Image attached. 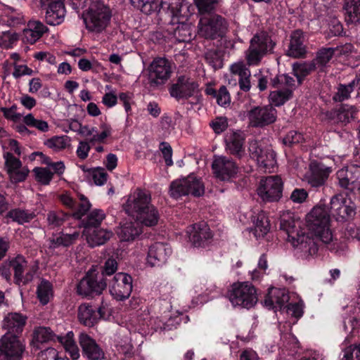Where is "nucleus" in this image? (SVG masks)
<instances>
[{
  "mask_svg": "<svg viewBox=\"0 0 360 360\" xmlns=\"http://www.w3.org/2000/svg\"><path fill=\"white\" fill-rule=\"evenodd\" d=\"M355 108L352 105H342L334 112L333 119L337 122L347 124L354 117Z\"/></svg>",
  "mask_w": 360,
  "mask_h": 360,
  "instance_id": "obj_42",
  "label": "nucleus"
},
{
  "mask_svg": "<svg viewBox=\"0 0 360 360\" xmlns=\"http://www.w3.org/2000/svg\"><path fill=\"white\" fill-rule=\"evenodd\" d=\"M27 322V316L18 312L6 314L2 321V328L12 335H19L22 332Z\"/></svg>",
  "mask_w": 360,
  "mask_h": 360,
  "instance_id": "obj_24",
  "label": "nucleus"
},
{
  "mask_svg": "<svg viewBox=\"0 0 360 360\" xmlns=\"http://www.w3.org/2000/svg\"><path fill=\"white\" fill-rule=\"evenodd\" d=\"M345 20L347 23H356L360 20V0H347L344 6Z\"/></svg>",
  "mask_w": 360,
  "mask_h": 360,
  "instance_id": "obj_37",
  "label": "nucleus"
},
{
  "mask_svg": "<svg viewBox=\"0 0 360 360\" xmlns=\"http://www.w3.org/2000/svg\"><path fill=\"white\" fill-rule=\"evenodd\" d=\"M25 344L19 336L5 333L0 339V360H21Z\"/></svg>",
  "mask_w": 360,
  "mask_h": 360,
  "instance_id": "obj_10",
  "label": "nucleus"
},
{
  "mask_svg": "<svg viewBox=\"0 0 360 360\" xmlns=\"http://www.w3.org/2000/svg\"><path fill=\"white\" fill-rule=\"evenodd\" d=\"M304 41V33L299 30L294 31L290 36L287 55L293 58L304 57L306 53V46Z\"/></svg>",
  "mask_w": 360,
  "mask_h": 360,
  "instance_id": "obj_30",
  "label": "nucleus"
},
{
  "mask_svg": "<svg viewBox=\"0 0 360 360\" xmlns=\"http://www.w3.org/2000/svg\"><path fill=\"white\" fill-rule=\"evenodd\" d=\"M247 117L251 127H263L276 121L277 111L271 105L256 106L248 112Z\"/></svg>",
  "mask_w": 360,
  "mask_h": 360,
  "instance_id": "obj_15",
  "label": "nucleus"
},
{
  "mask_svg": "<svg viewBox=\"0 0 360 360\" xmlns=\"http://www.w3.org/2000/svg\"><path fill=\"white\" fill-rule=\"evenodd\" d=\"M11 181L13 183H19L25 180L28 175L29 170L26 167H21L17 169L11 170L8 172Z\"/></svg>",
  "mask_w": 360,
  "mask_h": 360,
  "instance_id": "obj_63",
  "label": "nucleus"
},
{
  "mask_svg": "<svg viewBox=\"0 0 360 360\" xmlns=\"http://www.w3.org/2000/svg\"><path fill=\"white\" fill-rule=\"evenodd\" d=\"M303 307L304 304L302 302L298 303H290L280 311L281 314L283 316L287 314L290 316L291 319H294V320L289 319L286 323L288 329H291L292 324L295 323L296 320L302 316Z\"/></svg>",
  "mask_w": 360,
  "mask_h": 360,
  "instance_id": "obj_38",
  "label": "nucleus"
},
{
  "mask_svg": "<svg viewBox=\"0 0 360 360\" xmlns=\"http://www.w3.org/2000/svg\"><path fill=\"white\" fill-rule=\"evenodd\" d=\"M228 296L233 307L250 309L257 302L256 290L248 282L233 283L229 290Z\"/></svg>",
  "mask_w": 360,
  "mask_h": 360,
  "instance_id": "obj_7",
  "label": "nucleus"
},
{
  "mask_svg": "<svg viewBox=\"0 0 360 360\" xmlns=\"http://www.w3.org/2000/svg\"><path fill=\"white\" fill-rule=\"evenodd\" d=\"M330 214L323 205L314 207L306 216V224L308 230L315 238L328 245L330 251L342 254L343 248H339V244L333 242V234L329 228Z\"/></svg>",
  "mask_w": 360,
  "mask_h": 360,
  "instance_id": "obj_2",
  "label": "nucleus"
},
{
  "mask_svg": "<svg viewBox=\"0 0 360 360\" xmlns=\"http://www.w3.org/2000/svg\"><path fill=\"white\" fill-rule=\"evenodd\" d=\"M342 360H360V346L351 345L345 349Z\"/></svg>",
  "mask_w": 360,
  "mask_h": 360,
  "instance_id": "obj_64",
  "label": "nucleus"
},
{
  "mask_svg": "<svg viewBox=\"0 0 360 360\" xmlns=\"http://www.w3.org/2000/svg\"><path fill=\"white\" fill-rule=\"evenodd\" d=\"M23 21L22 15L15 13L14 10L10 8L5 11L4 16L0 19V23L6 24L9 27L21 24Z\"/></svg>",
  "mask_w": 360,
  "mask_h": 360,
  "instance_id": "obj_50",
  "label": "nucleus"
},
{
  "mask_svg": "<svg viewBox=\"0 0 360 360\" xmlns=\"http://www.w3.org/2000/svg\"><path fill=\"white\" fill-rule=\"evenodd\" d=\"M150 201L151 196L148 191L136 189L129 196L124 209L129 216L141 224L154 226L158 224L160 214Z\"/></svg>",
  "mask_w": 360,
  "mask_h": 360,
  "instance_id": "obj_1",
  "label": "nucleus"
},
{
  "mask_svg": "<svg viewBox=\"0 0 360 360\" xmlns=\"http://www.w3.org/2000/svg\"><path fill=\"white\" fill-rule=\"evenodd\" d=\"M357 88L358 95H360V78L354 79L348 85L340 84L338 88V91L333 97L335 101H342L349 97L351 92Z\"/></svg>",
  "mask_w": 360,
  "mask_h": 360,
  "instance_id": "obj_40",
  "label": "nucleus"
},
{
  "mask_svg": "<svg viewBox=\"0 0 360 360\" xmlns=\"http://www.w3.org/2000/svg\"><path fill=\"white\" fill-rule=\"evenodd\" d=\"M148 83L152 87H159L165 84L172 73L171 63L165 58H156L150 64Z\"/></svg>",
  "mask_w": 360,
  "mask_h": 360,
  "instance_id": "obj_12",
  "label": "nucleus"
},
{
  "mask_svg": "<svg viewBox=\"0 0 360 360\" xmlns=\"http://www.w3.org/2000/svg\"><path fill=\"white\" fill-rule=\"evenodd\" d=\"M188 233L190 241L195 247L204 246L207 240L212 237L210 228L204 221L192 226L188 229Z\"/></svg>",
  "mask_w": 360,
  "mask_h": 360,
  "instance_id": "obj_25",
  "label": "nucleus"
},
{
  "mask_svg": "<svg viewBox=\"0 0 360 360\" xmlns=\"http://www.w3.org/2000/svg\"><path fill=\"white\" fill-rule=\"evenodd\" d=\"M68 215L62 211H50L47 214V221L53 228L61 226L68 219Z\"/></svg>",
  "mask_w": 360,
  "mask_h": 360,
  "instance_id": "obj_56",
  "label": "nucleus"
},
{
  "mask_svg": "<svg viewBox=\"0 0 360 360\" xmlns=\"http://www.w3.org/2000/svg\"><path fill=\"white\" fill-rule=\"evenodd\" d=\"M255 236L259 238L264 237L269 231V221L264 212H260L254 220Z\"/></svg>",
  "mask_w": 360,
  "mask_h": 360,
  "instance_id": "obj_44",
  "label": "nucleus"
},
{
  "mask_svg": "<svg viewBox=\"0 0 360 360\" xmlns=\"http://www.w3.org/2000/svg\"><path fill=\"white\" fill-rule=\"evenodd\" d=\"M171 247L165 243H155L148 250L147 262L151 266H159L165 264L172 255Z\"/></svg>",
  "mask_w": 360,
  "mask_h": 360,
  "instance_id": "obj_23",
  "label": "nucleus"
},
{
  "mask_svg": "<svg viewBox=\"0 0 360 360\" xmlns=\"http://www.w3.org/2000/svg\"><path fill=\"white\" fill-rule=\"evenodd\" d=\"M289 295L285 288H271L264 300V304L273 309H283L282 307L288 302Z\"/></svg>",
  "mask_w": 360,
  "mask_h": 360,
  "instance_id": "obj_28",
  "label": "nucleus"
},
{
  "mask_svg": "<svg viewBox=\"0 0 360 360\" xmlns=\"http://www.w3.org/2000/svg\"><path fill=\"white\" fill-rule=\"evenodd\" d=\"M79 233L74 231L72 233H63L60 236L53 237L47 240V247L54 250L60 246H69L72 244L79 237Z\"/></svg>",
  "mask_w": 360,
  "mask_h": 360,
  "instance_id": "obj_36",
  "label": "nucleus"
},
{
  "mask_svg": "<svg viewBox=\"0 0 360 360\" xmlns=\"http://www.w3.org/2000/svg\"><path fill=\"white\" fill-rule=\"evenodd\" d=\"M7 217L19 224H24L32 220L34 214L21 210H13L8 213Z\"/></svg>",
  "mask_w": 360,
  "mask_h": 360,
  "instance_id": "obj_57",
  "label": "nucleus"
},
{
  "mask_svg": "<svg viewBox=\"0 0 360 360\" xmlns=\"http://www.w3.org/2000/svg\"><path fill=\"white\" fill-rule=\"evenodd\" d=\"M280 227L287 233L288 241L298 251L307 255L316 253L318 246L314 238L302 231L300 220L295 219L292 213L283 214L281 217Z\"/></svg>",
  "mask_w": 360,
  "mask_h": 360,
  "instance_id": "obj_3",
  "label": "nucleus"
},
{
  "mask_svg": "<svg viewBox=\"0 0 360 360\" xmlns=\"http://www.w3.org/2000/svg\"><path fill=\"white\" fill-rule=\"evenodd\" d=\"M198 26V34L206 39L221 37L227 29L224 18L216 14L201 15Z\"/></svg>",
  "mask_w": 360,
  "mask_h": 360,
  "instance_id": "obj_9",
  "label": "nucleus"
},
{
  "mask_svg": "<svg viewBox=\"0 0 360 360\" xmlns=\"http://www.w3.org/2000/svg\"><path fill=\"white\" fill-rule=\"evenodd\" d=\"M23 122L27 126L36 128L41 132H46L49 129V125L47 122L36 119L31 113L23 117Z\"/></svg>",
  "mask_w": 360,
  "mask_h": 360,
  "instance_id": "obj_52",
  "label": "nucleus"
},
{
  "mask_svg": "<svg viewBox=\"0 0 360 360\" xmlns=\"http://www.w3.org/2000/svg\"><path fill=\"white\" fill-rule=\"evenodd\" d=\"M287 330H290V329H288V326H285V324H284L283 326V328H281V326L280 325L281 339L284 342L285 347L292 350H295L296 348L298 347V340L296 338V337L294 336L292 333H285Z\"/></svg>",
  "mask_w": 360,
  "mask_h": 360,
  "instance_id": "obj_53",
  "label": "nucleus"
},
{
  "mask_svg": "<svg viewBox=\"0 0 360 360\" xmlns=\"http://www.w3.org/2000/svg\"><path fill=\"white\" fill-rule=\"evenodd\" d=\"M212 167L215 176L221 181H229L238 170V165L231 158L222 155L214 156Z\"/></svg>",
  "mask_w": 360,
  "mask_h": 360,
  "instance_id": "obj_20",
  "label": "nucleus"
},
{
  "mask_svg": "<svg viewBox=\"0 0 360 360\" xmlns=\"http://www.w3.org/2000/svg\"><path fill=\"white\" fill-rule=\"evenodd\" d=\"M233 76L238 77V84L240 90L248 91L251 88L250 76L251 72L243 61L234 63L229 68Z\"/></svg>",
  "mask_w": 360,
  "mask_h": 360,
  "instance_id": "obj_27",
  "label": "nucleus"
},
{
  "mask_svg": "<svg viewBox=\"0 0 360 360\" xmlns=\"http://www.w3.org/2000/svg\"><path fill=\"white\" fill-rule=\"evenodd\" d=\"M311 173L308 176V183L313 187H319L324 184L327 179L330 168L325 167L322 165L313 163L310 165Z\"/></svg>",
  "mask_w": 360,
  "mask_h": 360,
  "instance_id": "obj_33",
  "label": "nucleus"
},
{
  "mask_svg": "<svg viewBox=\"0 0 360 360\" xmlns=\"http://www.w3.org/2000/svg\"><path fill=\"white\" fill-rule=\"evenodd\" d=\"M271 84L274 87L289 89L292 91L295 86V79L288 75H280L271 80Z\"/></svg>",
  "mask_w": 360,
  "mask_h": 360,
  "instance_id": "obj_51",
  "label": "nucleus"
},
{
  "mask_svg": "<svg viewBox=\"0 0 360 360\" xmlns=\"http://www.w3.org/2000/svg\"><path fill=\"white\" fill-rule=\"evenodd\" d=\"M47 27L37 20H30L23 30L24 39L30 44L35 43L48 31Z\"/></svg>",
  "mask_w": 360,
  "mask_h": 360,
  "instance_id": "obj_32",
  "label": "nucleus"
},
{
  "mask_svg": "<svg viewBox=\"0 0 360 360\" xmlns=\"http://www.w3.org/2000/svg\"><path fill=\"white\" fill-rule=\"evenodd\" d=\"M49 340L59 342L73 360L79 359V350L74 340V333L72 331L62 336L53 334L52 330L46 327H39L34 330L33 341L42 343Z\"/></svg>",
  "mask_w": 360,
  "mask_h": 360,
  "instance_id": "obj_5",
  "label": "nucleus"
},
{
  "mask_svg": "<svg viewBox=\"0 0 360 360\" xmlns=\"http://www.w3.org/2000/svg\"><path fill=\"white\" fill-rule=\"evenodd\" d=\"M141 232V228L132 221L122 224L117 230V234L122 241H132L139 236Z\"/></svg>",
  "mask_w": 360,
  "mask_h": 360,
  "instance_id": "obj_34",
  "label": "nucleus"
},
{
  "mask_svg": "<svg viewBox=\"0 0 360 360\" xmlns=\"http://www.w3.org/2000/svg\"><path fill=\"white\" fill-rule=\"evenodd\" d=\"M12 269L14 271V276L17 281H23L29 280V278L24 279L23 272L27 266V262L22 256H18L13 259L11 260Z\"/></svg>",
  "mask_w": 360,
  "mask_h": 360,
  "instance_id": "obj_45",
  "label": "nucleus"
},
{
  "mask_svg": "<svg viewBox=\"0 0 360 360\" xmlns=\"http://www.w3.org/2000/svg\"><path fill=\"white\" fill-rule=\"evenodd\" d=\"M292 96V91L289 89H281L271 91L269 94V100L276 106L283 105Z\"/></svg>",
  "mask_w": 360,
  "mask_h": 360,
  "instance_id": "obj_47",
  "label": "nucleus"
},
{
  "mask_svg": "<svg viewBox=\"0 0 360 360\" xmlns=\"http://www.w3.org/2000/svg\"><path fill=\"white\" fill-rule=\"evenodd\" d=\"M283 181L278 176H269L260 181L257 188L259 196L264 201H278L282 196Z\"/></svg>",
  "mask_w": 360,
  "mask_h": 360,
  "instance_id": "obj_14",
  "label": "nucleus"
},
{
  "mask_svg": "<svg viewBox=\"0 0 360 360\" xmlns=\"http://www.w3.org/2000/svg\"><path fill=\"white\" fill-rule=\"evenodd\" d=\"M78 319L86 326H93L98 320V314L87 304H82L78 309Z\"/></svg>",
  "mask_w": 360,
  "mask_h": 360,
  "instance_id": "obj_35",
  "label": "nucleus"
},
{
  "mask_svg": "<svg viewBox=\"0 0 360 360\" xmlns=\"http://www.w3.org/2000/svg\"><path fill=\"white\" fill-rule=\"evenodd\" d=\"M79 202L75 204L73 216L77 219H81L84 216L91 207L89 200L83 195H78Z\"/></svg>",
  "mask_w": 360,
  "mask_h": 360,
  "instance_id": "obj_49",
  "label": "nucleus"
},
{
  "mask_svg": "<svg viewBox=\"0 0 360 360\" xmlns=\"http://www.w3.org/2000/svg\"><path fill=\"white\" fill-rule=\"evenodd\" d=\"M107 285V279L95 269H90L77 285V293L82 296L100 295Z\"/></svg>",
  "mask_w": 360,
  "mask_h": 360,
  "instance_id": "obj_13",
  "label": "nucleus"
},
{
  "mask_svg": "<svg viewBox=\"0 0 360 360\" xmlns=\"http://www.w3.org/2000/svg\"><path fill=\"white\" fill-rule=\"evenodd\" d=\"M36 179L42 184H49L51 181L53 172L49 167H37L34 169Z\"/></svg>",
  "mask_w": 360,
  "mask_h": 360,
  "instance_id": "obj_58",
  "label": "nucleus"
},
{
  "mask_svg": "<svg viewBox=\"0 0 360 360\" xmlns=\"http://www.w3.org/2000/svg\"><path fill=\"white\" fill-rule=\"evenodd\" d=\"M160 8L168 13L172 22H176L179 18L188 20L193 14V7L185 0H161Z\"/></svg>",
  "mask_w": 360,
  "mask_h": 360,
  "instance_id": "obj_16",
  "label": "nucleus"
},
{
  "mask_svg": "<svg viewBox=\"0 0 360 360\" xmlns=\"http://www.w3.org/2000/svg\"><path fill=\"white\" fill-rule=\"evenodd\" d=\"M105 218V214L102 210L94 209L89 213L86 226L91 228L99 226Z\"/></svg>",
  "mask_w": 360,
  "mask_h": 360,
  "instance_id": "obj_54",
  "label": "nucleus"
},
{
  "mask_svg": "<svg viewBox=\"0 0 360 360\" xmlns=\"http://www.w3.org/2000/svg\"><path fill=\"white\" fill-rule=\"evenodd\" d=\"M170 195L174 198L191 195L199 197L205 193L202 181L193 174L173 181L170 185Z\"/></svg>",
  "mask_w": 360,
  "mask_h": 360,
  "instance_id": "obj_8",
  "label": "nucleus"
},
{
  "mask_svg": "<svg viewBox=\"0 0 360 360\" xmlns=\"http://www.w3.org/2000/svg\"><path fill=\"white\" fill-rule=\"evenodd\" d=\"M83 18L89 31L100 33L108 27L111 18V12L110 8L100 0L90 4L88 9L83 13Z\"/></svg>",
  "mask_w": 360,
  "mask_h": 360,
  "instance_id": "obj_4",
  "label": "nucleus"
},
{
  "mask_svg": "<svg viewBox=\"0 0 360 360\" xmlns=\"http://www.w3.org/2000/svg\"><path fill=\"white\" fill-rule=\"evenodd\" d=\"M316 68L315 61L313 60L304 63H295L292 65V71L295 76L297 78L299 84H301L302 79Z\"/></svg>",
  "mask_w": 360,
  "mask_h": 360,
  "instance_id": "obj_39",
  "label": "nucleus"
},
{
  "mask_svg": "<svg viewBox=\"0 0 360 360\" xmlns=\"http://www.w3.org/2000/svg\"><path fill=\"white\" fill-rule=\"evenodd\" d=\"M170 24L174 26L171 28L170 32L174 34V37L179 42L190 41L192 39V25L191 22L188 20H179L176 22L170 21Z\"/></svg>",
  "mask_w": 360,
  "mask_h": 360,
  "instance_id": "obj_31",
  "label": "nucleus"
},
{
  "mask_svg": "<svg viewBox=\"0 0 360 360\" xmlns=\"http://www.w3.org/2000/svg\"><path fill=\"white\" fill-rule=\"evenodd\" d=\"M248 150L261 170L269 172L274 170L276 165V154L271 147L262 148L257 141L252 140L249 142Z\"/></svg>",
  "mask_w": 360,
  "mask_h": 360,
  "instance_id": "obj_11",
  "label": "nucleus"
},
{
  "mask_svg": "<svg viewBox=\"0 0 360 360\" xmlns=\"http://www.w3.org/2000/svg\"><path fill=\"white\" fill-rule=\"evenodd\" d=\"M275 44L271 38L265 32L257 33L251 39L250 46L245 51V59L249 66L259 64L263 57L271 53Z\"/></svg>",
  "mask_w": 360,
  "mask_h": 360,
  "instance_id": "obj_6",
  "label": "nucleus"
},
{
  "mask_svg": "<svg viewBox=\"0 0 360 360\" xmlns=\"http://www.w3.org/2000/svg\"><path fill=\"white\" fill-rule=\"evenodd\" d=\"M109 290L117 300L127 299L132 290V278L125 273H117L109 281Z\"/></svg>",
  "mask_w": 360,
  "mask_h": 360,
  "instance_id": "obj_17",
  "label": "nucleus"
},
{
  "mask_svg": "<svg viewBox=\"0 0 360 360\" xmlns=\"http://www.w3.org/2000/svg\"><path fill=\"white\" fill-rule=\"evenodd\" d=\"M244 136L240 131H231L225 136L226 149L231 154L241 158L245 154Z\"/></svg>",
  "mask_w": 360,
  "mask_h": 360,
  "instance_id": "obj_26",
  "label": "nucleus"
},
{
  "mask_svg": "<svg viewBox=\"0 0 360 360\" xmlns=\"http://www.w3.org/2000/svg\"><path fill=\"white\" fill-rule=\"evenodd\" d=\"M37 298L43 305L46 304L53 297V288L51 283L46 280H42L37 290Z\"/></svg>",
  "mask_w": 360,
  "mask_h": 360,
  "instance_id": "obj_43",
  "label": "nucleus"
},
{
  "mask_svg": "<svg viewBox=\"0 0 360 360\" xmlns=\"http://www.w3.org/2000/svg\"><path fill=\"white\" fill-rule=\"evenodd\" d=\"M330 214L337 221H344L353 217L355 214V206L349 198L342 195H334L330 199Z\"/></svg>",
  "mask_w": 360,
  "mask_h": 360,
  "instance_id": "obj_18",
  "label": "nucleus"
},
{
  "mask_svg": "<svg viewBox=\"0 0 360 360\" xmlns=\"http://www.w3.org/2000/svg\"><path fill=\"white\" fill-rule=\"evenodd\" d=\"M335 54V49L333 48H323L317 52L316 56L313 61H315L317 68L322 69L328 64Z\"/></svg>",
  "mask_w": 360,
  "mask_h": 360,
  "instance_id": "obj_48",
  "label": "nucleus"
},
{
  "mask_svg": "<svg viewBox=\"0 0 360 360\" xmlns=\"http://www.w3.org/2000/svg\"><path fill=\"white\" fill-rule=\"evenodd\" d=\"M43 9L46 10L45 20L50 25H58L65 19L66 11L63 0H40Z\"/></svg>",
  "mask_w": 360,
  "mask_h": 360,
  "instance_id": "obj_19",
  "label": "nucleus"
},
{
  "mask_svg": "<svg viewBox=\"0 0 360 360\" xmlns=\"http://www.w3.org/2000/svg\"><path fill=\"white\" fill-rule=\"evenodd\" d=\"M84 234L89 246L94 248L103 245L112 236V232L106 229L86 227Z\"/></svg>",
  "mask_w": 360,
  "mask_h": 360,
  "instance_id": "obj_29",
  "label": "nucleus"
},
{
  "mask_svg": "<svg viewBox=\"0 0 360 360\" xmlns=\"http://www.w3.org/2000/svg\"><path fill=\"white\" fill-rule=\"evenodd\" d=\"M44 144L49 148L58 151L68 147L70 144V139L68 136H55L46 140Z\"/></svg>",
  "mask_w": 360,
  "mask_h": 360,
  "instance_id": "obj_46",
  "label": "nucleus"
},
{
  "mask_svg": "<svg viewBox=\"0 0 360 360\" xmlns=\"http://www.w3.org/2000/svg\"><path fill=\"white\" fill-rule=\"evenodd\" d=\"M200 15L211 14L214 10L217 0H194Z\"/></svg>",
  "mask_w": 360,
  "mask_h": 360,
  "instance_id": "obj_59",
  "label": "nucleus"
},
{
  "mask_svg": "<svg viewBox=\"0 0 360 360\" xmlns=\"http://www.w3.org/2000/svg\"><path fill=\"white\" fill-rule=\"evenodd\" d=\"M37 360H69L68 358L60 356L56 349L48 348L41 352Z\"/></svg>",
  "mask_w": 360,
  "mask_h": 360,
  "instance_id": "obj_62",
  "label": "nucleus"
},
{
  "mask_svg": "<svg viewBox=\"0 0 360 360\" xmlns=\"http://www.w3.org/2000/svg\"><path fill=\"white\" fill-rule=\"evenodd\" d=\"M198 90L197 82L186 76H180L176 83L171 86L169 93L172 97L179 100L192 96L198 92Z\"/></svg>",
  "mask_w": 360,
  "mask_h": 360,
  "instance_id": "obj_21",
  "label": "nucleus"
},
{
  "mask_svg": "<svg viewBox=\"0 0 360 360\" xmlns=\"http://www.w3.org/2000/svg\"><path fill=\"white\" fill-rule=\"evenodd\" d=\"M96 185L102 186L108 179V174L103 168L98 167L89 170Z\"/></svg>",
  "mask_w": 360,
  "mask_h": 360,
  "instance_id": "obj_61",
  "label": "nucleus"
},
{
  "mask_svg": "<svg viewBox=\"0 0 360 360\" xmlns=\"http://www.w3.org/2000/svg\"><path fill=\"white\" fill-rule=\"evenodd\" d=\"M79 342L82 349L83 355L89 360H101L104 358L103 349L87 333H79Z\"/></svg>",
  "mask_w": 360,
  "mask_h": 360,
  "instance_id": "obj_22",
  "label": "nucleus"
},
{
  "mask_svg": "<svg viewBox=\"0 0 360 360\" xmlns=\"http://www.w3.org/2000/svg\"><path fill=\"white\" fill-rule=\"evenodd\" d=\"M131 4L142 12L148 13L157 6L155 0H131Z\"/></svg>",
  "mask_w": 360,
  "mask_h": 360,
  "instance_id": "obj_60",
  "label": "nucleus"
},
{
  "mask_svg": "<svg viewBox=\"0 0 360 360\" xmlns=\"http://www.w3.org/2000/svg\"><path fill=\"white\" fill-rule=\"evenodd\" d=\"M352 316L347 318L344 321V328L346 332L352 333L359 326L358 320L360 319V304H351L347 307Z\"/></svg>",
  "mask_w": 360,
  "mask_h": 360,
  "instance_id": "obj_41",
  "label": "nucleus"
},
{
  "mask_svg": "<svg viewBox=\"0 0 360 360\" xmlns=\"http://www.w3.org/2000/svg\"><path fill=\"white\" fill-rule=\"evenodd\" d=\"M337 176L339 179V184L341 187L348 188L350 184H354L357 179L354 178L353 171L349 169H340L337 172Z\"/></svg>",
  "mask_w": 360,
  "mask_h": 360,
  "instance_id": "obj_55",
  "label": "nucleus"
}]
</instances>
